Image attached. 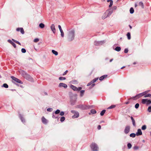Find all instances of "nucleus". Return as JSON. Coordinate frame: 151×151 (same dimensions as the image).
Here are the masks:
<instances>
[{"instance_id":"1","label":"nucleus","mask_w":151,"mask_h":151,"mask_svg":"<svg viewBox=\"0 0 151 151\" xmlns=\"http://www.w3.org/2000/svg\"><path fill=\"white\" fill-rule=\"evenodd\" d=\"M20 73L22 76L26 80L31 82L34 81L33 78L30 76V75L28 74L24 71L23 70H21L20 72Z\"/></svg>"},{"instance_id":"2","label":"nucleus","mask_w":151,"mask_h":151,"mask_svg":"<svg viewBox=\"0 0 151 151\" xmlns=\"http://www.w3.org/2000/svg\"><path fill=\"white\" fill-rule=\"evenodd\" d=\"M75 37V31L72 29L69 32L67 39L69 42H71L74 40Z\"/></svg>"},{"instance_id":"3","label":"nucleus","mask_w":151,"mask_h":151,"mask_svg":"<svg viewBox=\"0 0 151 151\" xmlns=\"http://www.w3.org/2000/svg\"><path fill=\"white\" fill-rule=\"evenodd\" d=\"M76 108L80 109L82 110H85L90 109L92 107V106L81 104L78 105L76 106Z\"/></svg>"},{"instance_id":"4","label":"nucleus","mask_w":151,"mask_h":151,"mask_svg":"<svg viewBox=\"0 0 151 151\" xmlns=\"http://www.w3.org/2000/svg\"><path fill=\"white\" fill-rule=\"evenodd\" d=\"M113 12V9H107L105 12L104 14V16L102 17V19H104L107 17L109 16Z\"/></svg>"},{"instance_id":"5","label":"nucleus","mask_w":151,"mask_h":151,"mask_svg":"<svg viewBox=\"0 0 151 151\" xmlns=\"http://www.w3.org/2000/svg\"><path fill=\"white\" fill-rule=\"evenodd\" d=\"M144 95H145L143 92L142 93L137 94L135 96H133L132 97H131L130 98L128 99V100H130L132 99H133V100H136L141 98L143 96H144Z\"/></svg>"},{"instance_id":"6","label":"nucleus","mask_w":151,"mask_h":151,"mask_svg":"<svg viewBox=\"0 0 151 151\" xmlns=\"http://www.w3.org/2000/svg\"><path fill=\"white\" fill-rule=\"evenodd\" d=\"M141 103L143 104H146L148 106L151 104V100L148 99H143L141 100Z\"/></svg>"},{"instance_id":"7","label":"nucleus","mask_w":151,"mask_h":151,"mask_svg":"<svg viewBox=\"0 0 151 151\" xmlns=\"http://www.w3.org/2000/svg\"><path fill=\"white\" fill-rule=\"evenodd\" d=\"M90 147L93 151H97L99 147L94 142H92L90 145Z\"/></svg>"},{"instance_id":"8","label":"nucleus","mask_w":151,"mask_h":151,"mask_svg":"<svg viewBox=\"0 0 151 151\" xmlns=\"http://www.w3.org/2000/svg\"><path fill=\"white\" fill-rule=\"evenodd\" d=\"M105 42V40L101 41H95L94 42V45L95 46H99L103 45Z\"/></svg>"},{"instance_id":"9","label":"nucleus","mask_w":151,"mask_h":151,"mask_svg":"<svg viewBox=\"0 0 151 151\" xmlns=\"http://www.w3.org/2000/svg\"><path fill=\"white\" fill-rule=\"evenodd\" d=\"M11 78L12 80L16 82L17 83H19L20 84H23V82L21 81L20 79L15 77L13 76H11Z\"/></svg>"},{"instance_id":"10","label":"nucleus","mask_w":151,"mask_h":151,"mask_svg":"<svg viewBox=\"0 0 151 151\" xmlns=\"http://www.w3.org/2000/svg\"><path fill=\"white\" fill-rule=\"evenodd\" d=\"M58 86L59 87H63L64 88H67L68 86L65 83H59Z\"/></svg>"},{"instance_id":"11","label":"nucleus","mask_w":151,"mask_h":151,"mask_svg":"<svg viewBox=\"0 0 151 151\" xmlns=\"http://www.w3.org/2000/svg\"><path fill=\"white\" fill-rule=\"evenodd\" d=\"M50 28L53 33L54 34H55L56 32V30L55 25L53 24H52L50 27Z\"/></svg>"},{"instance_id":"12","label":"nucleus","mask_w":151,"mask_h":151,"mask_svg":"<svg viewBox=\"0 0 151 151\" xmlns=\"http://www.w3.org/2000/svg\"><path fill=\"white\" fill-rule=\"evenodd\" d=\"M16 31L18 32L20 31L22 34H24V32L23 28H17L16 29Z\"/></svg>"},{"instance_id":"13","label":"nucleus","mask_w":151,"mask_h":151,"mask_svg":"<svg viewBox=\"0 0 151 151\" xmlns=\"http://www.w3.org/2000/svg\"><path fill=\"white\" fill-rule=\"evenodd\" d=\"M19 117L20 119V120H21L22 122L23 123H25V120L23 117V116L20 114H19Z\"/></svg>"},{"instance_id":"14","label":"nucleus","mask_w":151,"mask_h":151,"mask_svg":"<svg viewBox=\"0 0 151 151\" xmlns=\"http://www.w3.org/2000/svg\"><path fill=\"white\" fill-rule=\"evenodd\" d=\"M42 123L44 124H46L48 123L47 120L44 117V116H42Z\"/></svg>"},{"instance_id":"15","label":"nucleus","mask_w":151,"mask_h":151,"mask_svg":"<svg viewBox=\"0 0 151 151\" xmlns=\"http://www.w3.org/2000/svg\"><path fill=\"white\" fill-rule=\"evenodd\" d=\"M8 42L10 43L14 47V48H16L17 47V46L16 44L14 43V42H13L10 40H8Z\"/></svg>"},{"instance_id":"16","label":"nucleus","mask_w":151,"mask_h":151,"mask_svg":"<svg viewBox=\"0 0 151 151\" xmlns=\"http://www.w3.org/2000/svg\"><path fill=\"white\" fill-rule=\"evenodd\" d=\"M58 27L61 32V36L62 37H63L64 36V33L63 31V30L62 29L61 26H60V25H59L58 26Z\"/></svg>"},{"instance_id":"17","label":"nucleus","mask_w":151,"mask_h":151,"mask_svg":"<svg viewBox=\"0 0 151 151\" xmlns=\"http://www.w3.org/2000/svg\"><path fill=\"white\" fill-rule=\"evenodd\" d=\"M52 117L53 119H59V114H54V112L52 114Z\"/></svg>"},{"instance_id":"18","label":"nucleus","mask_w":151,"mask_h":151,"mask_svg":"<svg viewBox=\"0 0 151 151\" xmlns=\"http://www.w3.org/2000/svg\"><path fill=\"white\" fill-rule=\"evenodd\" d=\"M108 75H104L99 78V80L100 81H102L104 80L105 78H106L107 77Z\"/></svg>"},{"instance_id":"19","label":"nucleus","mask_w":151,"mask_h":151,"mask_svg":"<svg viewBox=\"0 0 151 151\" xmlns=\"http://www.w3.org/2000/svg\"><path fill=\"white\" fill-rule=\"evenodd\" d=\"M79 113L77 111L75 114L74 115L72 116V118H77L79 117Z\"/></svg>"},{"instance_id":"20","label":"nucleus","mask_w":151,"mask_h":151,"mask_svg":"<svg viewBox=\"0 0 151 151\" xmlns=\"http://www.w3.org/2000/svg\"><path fill=\"white\" fill-rule=\"evenodd\" d=\"M96 113V111L94 109H92L90 111V113H89V114H94Z\"/></svg>"},{"instance_id":"21","label":"nucleus","mask_w":151,"mask_h":151,"mask_svg":"<svg viewBox=\"0 0 151 151\" xmlns=\"http://www.w3.org/2000/svg\"><path fill=\"white\" fill-rule=\"evenodd\" d=\"M130 131V127L129 126H127L124 129V132H129Z\"/></svg>"},{"instance_id":"22","label":"nucleus","mask_w":151,"mask_h":151,"mask_svg":"<svg viewBox=\"0 0 151 151\" xmlns=\"http://www.w3.org/2000/svg\"><path fill=\"white\" fill-rule=\"evenodd\" d=\"M107 2H110V4L109 5V7L110 8L111 7L112 5H113V1L112 0H107Z\"/></svg>"},{"instance_id":"23","label":"nucleus","mask_w":151,"mask_h":151,"mask_svg":"<svg viewBox=\"0 0 151 151\" xmlns=\"http://www.w3.org/2000/svg\"><path fill=\"white\" fill-rule=\"evenodd\" d=\"M138 5L139 6H141L142 9L144 8V5L142 2H139V3Z\"/></svg>"},{"instance_id":"24","label":"nucleus","mask_w":151,"mask_h":151,"mask_svg":"<svg viewBox=\"0 0 151 151\" xmlns=\"http://www.w3.org/2000/svg\"><path fill=\"white\" fill-rule=\"evenodd\" d=\"M70 87L74 91H77V88L76 87L74 86L73 85H70Z\"/></svg>"},{"instance_id":"25","label":"nucleus","mask_w":151,"mask_h":151,"mask_svg":"<svg viewBox=\"0 0 151 151\" xmlns=\"http://www.w3.org/2000/svg\"><path fill=\"white\" fill-rule=\"evenodd\" d=\"M121 48L120 47H119V46H117V47H116L115 48V49H114V50L117 51V52H119L121 50Z\"/></svg>"},{"instance_id":"26","label":"nucleus","mask_w":151,"mask_h":151,"mask_svg":"<svg viewBox=\"0 0 151 151\" xmlns=\"http://www.w3.org/2000/svg\"><path fill=\"white\" fill-rule=\"evenodd\" d=\"M45 24L42 23H41L39 25V27L41 29L45 27Z\"/></svg>"},{"instance_id":"27","label":"nucleus","mask_w":151,"mask_h":151,"mask_svg":"<svg viewBox=\"0 0 151 151\" xmlns=\"http://www.w3.org/2000/svg\"><path fill=\"white\" fill-rule=\"evenodd\" d=\"M85 92V91L84 90H82L80 91V96L81 97H82L83 96Z\"/></svg>"},{"instance_id":"28","label":"nucleus","mask_w":151,"mask_h":151,"mask_svg":"<svg viewBox=\"0 0 151 151\" xmlns=\"http://www.w3.org/2000/svg\"><path fill=\"white\" fill-rule=\"evenodd\" d=\"M106 110L105 109L102 110L100 112V114L101 116H103L105 114Z\"/></svg>"},{"instance_id":"29","label":"nucleus","mask_w":151,"mask_h":151,"mask_svg":"<svg viewBox=\"0 0 151 151\" xmlns=\"http://www.w3.org/2000/svg\"><path fill=\"white\" fill-rule=\"evenodd\" d=\"M127 37L128 39L129 40L131 39V34L130 32H128L127 34Z\"/></svg>"},{"instance_id":"30","label":"nucleus","mask_w":151,"mask_h":151,"mask_svg":"<svg viewBox=\"0 0 151 151\" xmlns=\"http://www.w3.org/2000/svg\"><path fill=\"white\" fill-rule=\"evenodd\" d=\"M130 118L132 120L133 125L135 126V122L132 116H131Z\"/></svg>"},{"instance_id":"31","label":"nucleus","mask_w":151,"mask_h":151,"mask_svg":"<svg viewBox=\"0 0 151 151\" xmlns=\"http://www.w3.org/2000/svg\"><path fill=\"white\" fill-rule=\"evenodd\" d=\"M52 53L54 54L56 56L58 54V52L54 50H52Z\"/></svg>"},{"instance_id":"32","label":"nucleus","mask_w":151,"mask_h":151,"mask_svg":"<svg viewBox=\"0 0 151 151\" xmlns=\"http://www.w3.org/2000/svg\"><path fill=\"white\" fill-rule=\"evenodd\" d=\"M12 41H13L14 42H15L16 43L18 44L19 45H21V43L18 41L16 40H15L14 39H12Z\"/></svg>"},{"instance_id":"33","label":"nucleus","mask_w":151,"mask_h":151,"mask_svg":"<svg viewBox=\"0 0 151 151\" xmlns=\"http://www.w3.org/2000/svg\"><path fill=\"white\" fill-rule=\"evenodd\" d=\"M2 87H4L6 88H8L9 86L7 84L5 83L3 84L2 86Z\"/></svg>"},{"instance_id":"34","label":"nucleus","mask_w":151,"mask_h":151,"mask_svg":"<svg viewBox=\"0 0 151 151\" xmlns=\"http://www.w3.org/2000/svg\"><path fill=\"white\" fill-rule=\"evenodd\" d=\"M151 97V94H145L144 95V98H146V97Z\"/></svg>"},{"instance_id":"35","label":"nucleus","mask_w":151,"mask_h":151,"mask_svg":"<svg viewBox=\"0 0 151 151\" xmlns=\"http://www.w3.org/2000/svg\"><path fill=\"white\" fill-rule=\"evenodd\" d=\"M130 13L131 14H132L134 13V10L133 7H131L130 9Z\"/></svg>"},{"instance_id":"36","label":"nucleus","mask_w":151,"mask_h":151,"mask_svg":"<svg viewBox=\"0 0 151 151\" xmlns=\"http://www.w3.org/2000/svg\"><path fill=\"white\" fill-rule=\"evenodd\" d=\"M116 107V105H111L110 106L107 108L108 109H112L115 108Z\"/></svg>"},{"instance_id":"37","label":"nucleus","mask_w":151,"mask_h":151,"mask_svg":"<svg viewBox=\"0 0 151 151\" xmlns=\"http://www.w3.org/2000/svg\"><path fill=\"white\" fill-rule=\"evenodd\" d=\"M60 112V110L59 109H57L55 112H54V114H58Z\"/></svg>"},{"instance_id":"38","label":"nucleus","mask_w":151,"mask_h":151,"mask_svg":"<svg viewBox=\"0 0 151 151\" xmlns=\"http://www.w3.org/2000/svg\"><path fill=\"white\" fill-rule=\"evenodd\" d=\"M99 79V77L95 78L92 81H91L93 83H95Z\"/></svg>"},{"instance_id":"39","label":"nucleus","mask_w":151,"mask_h":151,"mask_svg":"<svg viewBox=\"0 0 151 151\" xmlns=\"http://www.w3.org/2000/svg\"><path fill=\"white\" fill-rule=\"evenodd\" d=\"M147 127L145 125H144L142 126L141 129L142 130H144L146 129Z\"/></svg>"},{"instance_id":"40","label":"nucleus","mask_w":151,"mask_h":151,"mask_svg":"<svg viewBox=\"0 0 151 151\" xmlns=\"http://www.w3.org/2000/svg\"><path fill=\"white\" fill-rule=\"evenodd\" d=\"M65 119V117L63 116L60 118V121L61 122H62L64 121Z\"/></svg>"},{"instance_id":"41","label":"nucleus","mask_w":151,"mask_h":151,"mask_svg":"<svg viewBox=\"0 0 151 151\" xmlns=\"http://www.w3.org/2000/svg\"><path fill=\"white\" fill-rule=\"evenodd\" d=\"M66 79V78L65 77H60L59 78V79L60 80L62 81L63 80H65Z\"/></svg>"},{"instance_id":"42","label":"nucleus","mask_w":151,"mask_h":151,"mask_svg":"<svg viewBox=\"0 0 151 151\" xmlns=\"http://www.w3.org/2000/svg\"><path fill=\"white\" fill-rule=\"evenodd\" d=\"M72 83L73 84H77L78 83V81L75 80H74L71 81Z\"/></svg>"},{"instance_id":"43","label":"nucleus","mask_w":151,"mask_h":151,"mask_svg":"<svg viewBox=\"0 0 151 151\" xmlns=\"http://www.w3.org/2000/svg\"><path fill=\"white\" fill-rule=\"evenodd\" d=\"M136 134L133 133L131 134H130V136L132 137H135Z\"/></svg>"},{"instance_id":"44","label":"nucleus","mask_w":151,"mask_h":151,"mask_svg":"<svg viewBox=\"0 0 151 151\" xmlns=\"http://www.w3.org/2000/svg\"><path fill=\"white\" fill-rule=\"evenodd\" d=\"M127 145L128 148L129 149H130L132 147V145L130 143H128L127 144Z\"/></svg>"},{"instance_id":"45","label":"nucleus","mask_w":151,"mask_h":151,"mask_svg":"<svg viewBox=\"0 0 151 151\" xmlns=\"http://www.w3.org/2000/svg\"><path fill=\"white\" fill-rule=\"evenodd\" d=\"M139 103H137L135 104V108L136 109H137L139 108Z\"/></svg>"},{"instance_id":"46","label":"nucleus","mask_w":151,"mask_h":151,"mask_svg":"<svg viewBox=\"0 0 151 151\" xmlns=\"http://www.w3.org/2000/svg\"><path fill=\"white\" fill-rule=\"evenodd\" d=\"M53 110V109L52 108H49L47 109V111L49 112H51Z\"/></svg>"},{"instance_id":"47","label":"nucleus","mask_w":151,"mask_h":151,"mask_svg":"<svg viewBox=\"0 0 151 151\" xmlns=\"http://www.w3.org/2000/svg\"><path fill=\"white\" fill-rule=\"evenodd\" d=\"M21 52L23 53H25L26 52V51L25 49L22 48L21 49Z\"/></svg>"},{"instance_id":"48","label":"nucleus","mask_w":151,"mask_h":151,"mask_svg":"<svg viewBox=\"0 0 151 151\" xmlns=\"http://www.w3.org/2000/svg\"><path fill=\"white\" fill-rule=\"evenodd\" d=\"M147 111L149 112H151V106L148 107Z\"/></svg>"},{"instance_id":"49","label":"nucleus","mask_w":151,"mask_h":151,"mask_svg":"<svg viewBox=\"0 0 151 151\" xmlns=\"http://www.w3.org/2000/svg\"><path fill=\"white\" fill-rule=\"evenodd\" d=\"M139 147H138V146H135L133 147L134 149L135 150H138L139 149Z\"/></svg>"},{"instance_id":"50","label":"nucleus","mask_w":151,"mask_h":151,"mask_svg":"<svg viewBox=\"0 0 151 151\" xmlns=\"http://www.w3.org/2000/svg\"><path fill=\"white\" fill-rule=\"evenodd\" d=\"M13 82L15 84H16L17 86H18L19 87H21L22 88H23V86L22 85H19V84H17L16 83H15L13 81Z\"/></svg>"},{"instance_id":"51","label":"nucleus","mask_w":151,"mask_h":151,"mask_svg":"<svg viewBox=\"0 0 151 151\" xmlns=\"http://www.w3.org/2000/svg\"><path fill=\"white\" fill-rule=\"evenodd\" d=\"M39 40L38 38H37L34 39V42H38Z\"/></svg>"},{"instance_id":"52","label":"nucleus","mask_w":151,"mask_h":151,"mask_svg":"<svg viewBox=\"0 0 151 151\" xmlns=\"http://www.w3.org/2000/svg\"><path fill=\"white\" fill-rule=\"evenodd\" d=\"M65 114L64 112L63 111H61V112L60 113V115L61 116H63Z\"/></svg>"},{"instance_id":"53","label":"nucleus","mask_w":151,"mask_h":151,"mask_svg":"<svg viewBox=\"0 0 151 151\" xmlns=\"http://www.w3.org/2000/svg\"><path fill=\"white\" fill-rule=\"evenodd\" d=\"M135 134L137 136H139L142 135V133H136V134Z\"/></svg>"},{"instance_id":"54","label":"nucleus","mask_w":151,"mask_h":151,"mask_svg":"<svg viewBox=\"0 0 151 151\" xmlns=\"http://www.w3.org/2000/svg\"><path fill=\"white\" fill-rule=\"evenodd\" d=\"M128 52V50L127 48H125L124 50V52L125 53H127Z\"/></svg>"},{"instance_id":"55","label":"nucleus","mask_w":151,"mask_h":151,"mask_svg":"<svg viewBox=\"0 0 151 151\" xmlns=\"http://www.w3.org/2000/svg\"><path fill=\"white\" fill-rule=\"evenodd\" d=\"M150 90H147L143 92V93H144V95L146 94L148 92H149L150 91Z\"/></svg>"},{"instance_id":"56","label":"nucleus","mask_w":151,"mask_h":151,"mask_svg":"<svg viewBox=\"0 0 151 151\" xmlns=\"http://www.w3.org/2000/svg\"><path fill=\"white\" fill-rule=\"evenodd\" d=\"M82 89V88L81 87H79L77 88V91H80Z\"/></svg>"},{"instance_id":"57","label":"nucleus","mask_w":151,"mask_h":151,"mask_svg":"<svg viewBox=\"0 0 151 151\" xmlns=\"http://www.w3.org/2000/svg\"><path fill=\"white\" fill-rule=\"evenodd\" d=\"M93 83H92V81H91V82H89V83H88L87 85V86H90V85H91V84H92Z\"/></svg>"},{"instance_id":"58","label":"nucleus","mask_w":151,"mask_h":151,"mask_svg":"<svg viewBox=\"0 0 151 151\" xmlns=\"http://www.w3.org/2000/svg\"><path fill=\"white\" fill-rule=\"evenodd\" d=\"M70 112H71V113H73L74 114H75V113H76L77 111H75V110H72Z\"/></svg>"},{"instance_id":"59","label":"nucleus","mask_w":151,"mask_h":151,"mask_svg":"<svg viewBox=\"0 0 151 151\" xmlns=\"http://www.w3.org/2000/svg\"><path fill=\"white\" fill-rule=\"evenodd\" d=\"M68 72V70H66L63 74V76H64L65 75L66 73H67V72Z\"/></svg>"},{"instance_id":"60","label":"nucleus","mask_w":151,"mask_h":151,"mask_svg":"<svg viewBox=\"0 0 151 151\" xmlns=\"http://www.w3.org/2000/svg\"><path fill=\"white\" fill-rule=\"evenodd\" d=\"M101 127L100 125H99L97 127V129H101Z\"/></svg>"},{"instance_id":"61","label":"nucleus","mask_w":151,"mask_h":151,"mask_svg":"<svg viewBox=\"0 0 151 151\" xmlns=\"http://www.w3.org/2000/svg\"><path fill=\"white\" fill-rule=\"evenodd\" d=\"M95 85V83H92V85H91L90 88H92L93 87H94Z\"/></svg>"},{"instance_id":"62","label":"nucleus","mask_w":151,"mask_h":151,"mask_svg":"<svg viewBox=\"0 0 151 151\" xmlns=\"http://www.w3.org/2000/svg\"><path fill=\"white\" fill-rule=\"evenodd\" d=\"M137 132H142L141 129H139L137 130Z\"/></svg>"},{"instance_id":"63","label":"nucleus","mask_w":151,"mask_h":151,"mask_svg":"<svg viewBox=\"0 0 151 151\" xmlns=\"http://www.w3.org/2000/svg\"><path fill=\"white\" fill-rule=\"evenodd\" d=\"M116 8H117V7L116 6H114L113 7V9H115V10L116 9Z\"/></svg>"},{"instance_id":"64","label":"nucleus","mask_w":151,"mask_h":151,"mask_svg":"<svg viewBox=\"0 0 151 151\" xmlns=\"http://www.w3.org/2000/svg\"><path fill=\"white\" fill-rule=\"evenodd\" d=\"M129 103V101H127L124 103L125 104H128Z\"/></svg>"}]
</instances>
